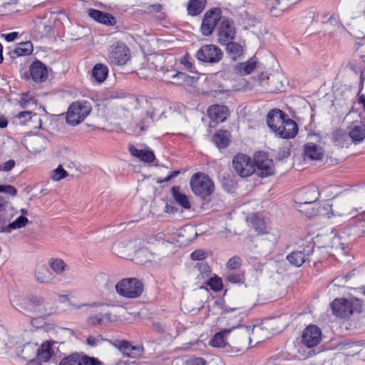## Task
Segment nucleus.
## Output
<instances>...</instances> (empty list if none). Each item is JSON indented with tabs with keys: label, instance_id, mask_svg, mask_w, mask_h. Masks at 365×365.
Instances as JSON below:
<instances>
[{
	"label": "nucleus",
	"instance_id": "nucleus-11",
	"mask_svg": "<svg viewBox=\"0 0 365 365\" xmlns=\"http://www.w3.org/2000/svg\"><path fill=\"white\" fill-rule=\"evenodd\" d=\"M314 248V244L309 242L303 247L302 250H296L289 254L287 259L291 264L300 267L305 262L310 260L309 257L313 254Z\"/></svg>",
	"mask_w": 365,
	"mask_h": 365
},
{
	"label": "nucleus",
	"instance_id": "nucleus-19",
	"mask_svg": "<svg viewBox=\"0 0 365 365\" xmlns=\"http://www.w3.org/2000/svg\"><path fill=\"white\" fill-rule=\"evenodd\" d=\"M285 118L286 115L282 110H272L267 115V125L275 133L279 130Z\"/></svg>",
	"mask_w": 365,
	"mask_h": 365
},
{
	"label": "nucleus",
	"instance_id": "nucleus-41",
	"mask_svg": "<svg viewBox=\"0 0 365 365\" xmlns=\"http://www.w3.org/2000/svg\"><path fill=\"white\" fill-rule=\"evenodd\" d=\"M68 175L62 165H59L55 170L51 173V179L55 182H58L61 180L66 178Z\"/></svg>",
	"mask_w": 365,
	"mask_h": 365
},
{
	"label": "nucleus",
	"instance_id": "nucleus-22",
	"mask_svg": "<svg viewBox=\"0 0 365 365\" xmlns=\"http://www.w3.org/2000/svg\"><path fill=\"white\" fill-rule=\"evenodd\" d=\"M88 15L93 19L106 26H114L116 24V19L114 16L99 10L91 9L88 10Z\"/></svg>",
	"mask_w": 365,
	"mask_h": 365
},
{
	"label": "nucleus",
	"instance_id": "nucleus-40",
	"mask_svg": "<svg viewBox=\"0 0 365 365\" xmlns=\"http://www.w3.org/2000/svg\"><path fill=\"white\" fill-rule=\"evenodd\" d=\"M223 45H226V48L227 52L232 56L233 59H235L237 56H240L242 53V46L232 41L227 42V43H222Z\"/></svg>",
	"mask_w": 365,
	"mask_h": 365
},
{
	"label": "nucleus",
	"instance_id": "nucleus-47",
	"mask_svg": "<svg viewBox=\"0 0 365 365\" xmlns=\"http://www.w3.org/2000/svg\"><path fill=\"white\" fill-rule=\"evenodd\" d=\"M81 365H101L102 363L96 358L81 355Z\"/></svg>",
	"mask_w": 365,
	"mask_h": 365
},
{
	"label": "nucleus",
	"instance_id": "nucleus-20",
	"mask_svg": "<svg viewBox=\"0 0 365 365\" xmlns=\"http://www.w3.org/2000/svg\"><path fill=\"white\" fill-rule=\"evenodd\" d=\"M170 195L173 202L182 207L183 209L189 210L191 208V203L188 197L179 186H173L170 189Z\"/></svg>",
	"mask_w": 365,
	"mask_h": 365
},
{
	"label": "nucleus",
	"instance_id": "nucleus-6",
	"mask_svg": "<svg viewBox=\"0 0 365 365\" xmlns=\"http://www.w3.org/2000/svg\"><path fill=\"white\" fill-rule=\"evenodd\" d=\"M118 294L127 298H136L143 291L142 282L135 278L123 279L115 284Z\"/></svg>",
	"mask_w": 365,
	"mask_h": 365
},
{
	"label": "nucleus",
	"instance_id": "nucleus-43",
	"mask_svg": "<svg viewBox=\"0 0 365 365\" xmlns=\"http://www.w3.org/2000/svg\"><path fill=\"white\" fill-rule=\"evenodd\" d=\"M81 355L73 354L63 358L59 365H81Z\"/></svg>",
	"mask_w": 365,
	"mask_h": 365
},
{
	"label": "nucleus",
	"instance_id": "nucleus-60",
	"mask_svg": "<svg viewBox=\"0 0 365 365\" xmlns=\"http://www.w3.org/2000/svg\"><path fill=\"white\" fill-rule=\"evenodd\" d=\"M101 341H103V339L101 338H96L94 336H89L88 339H87V344L89 345V346H96L98 342H100Z\"/></svg>",
	"mask_w": 365,
	"mask_h": 365
},
{
	"label": "nucleus",
	"instance_id": "nucleus-17",
	"mask_svg": "<svg viewBox=\"0 0 365 365\" xmlns=\"http://www.w3.org/2000/svg\"><path fill=\"white\" fill-rule=\"evenodd\" d=\"M252 223L253 228L258 232V234L268 235L267 239L273 244L277 242L278 235L276 233L270 232L268 230V227L262 217L258 215H254Z\"/></svg>",
	"mask_w": 365,
	"mask_h": 365
},
{
	"label": "nucleus",
	"instance_id": "nucleus-12",
	"mask_svg": "<svg viewBox=\"0 0 365 365\" xmlns=\"http://www.w3.org/2000/svg\"><path fill=\"white\" fill-rule=\"evenodd\" d=\"M322 340V331L316 325H309L302 334V343L308 348L314 347Z\"/></svg>",
	"mask_w": 365,
	"mask_h": 365
},
{
	"label": "nucleus",
	"instance_id": "nucleus-4",
	"mask_svg": "<svg viewBox=\"0 0 365 365\" xmlns=\"http://www.w3.org/2000/svg\"><path fill=\"white\" fill-rule=\"evenodd\" d=\"M190 185L192 192L202 199L210 196L215 190L212 180L203 173H197L190 179Z\"/></svg>",
	"mask_w": 365,
	"mask_h": 365
},
{
	"label": "nucleus",
	"instance_id": "nucleus-33",
	"mask_svg": "<svg viewBox=\"0 0 365 365\" xmlns=\"http://www.w3.org/2000/svg\"><path fill=\"white\" fill-rule=\"evenodd\" d=\"M206 0H190L187 6L189 15L197 16L200 14L205 8Z\"/></svg>",
	"mask_w": 365,
	"mask_h": 365
},
{
	"label": "nucleus",
	"instance_id": "nucleus-59",
	"mask_svg": "<svg viewBox=\"0 0 365 365\" xmlns=\"http://www.w3.org/2000/svg\"><path fill=\"white\" fill-rule=\"evenodd\" d=\"M18 36L19 33L15 31L2 35V36H4L6 41L8 42L14 41L18 37Z\"/></svg>",
	"mask_w": 365,
	"mask_h": 365
},
{
	"label": "nucleus",
	"instance_id": "nucleus-52",
	"mask_svg": "<svg viewBox=\"0 0 365 365\" xmlns=\"http://www.w3.org/2000/svg\"><path fill=\"white\" fill-rule=\"evenodd\" d=\"M209 284H210L211 289L215 291H220L222 289V284L221 279L219 278H217V279L210 278Z\"/></svg>",
	"mask_w": 365,
	"mask_h": 365
},
{
	"label": "nucleus",
	"instance_id": "nucleus-21",
	"mask_svg": "<svg viewBox=\"0 0 365 365\" xmlns=\"http://www.w3.org/2000/svg\"><path fill=\"white\" fill-rule=\"evenodd\" d=\"M207 114L211 120L223 122L229 115V110L225 106L213 105L207 109Z\"/></svg>",
	"mask_w": 365,
	"mask_h": 365
},
{
	"label": "nucleus",
	"instance_id": "nucleus-56",
	"mask_svg": "<svg viewBox=\"0 0 365 365\" xmlns=\"http://www.w3.org/2000/svg\"><path fill=\"white\" fill-rule=\"evenodd\" d=\"M206 361L202 358H195L190 359L187 362V365H205Z\"/></svg>",
	"mask_w": 365,
	"mask_h": 365
},
{
	"label": "nucleus",
	"instance_id": "nucleus-15",
	"mask_svg": "<svg viewBox=\"0 0 365 365\" xmlns=\"http://www.w3.org/2000/svg\"><path fill=\"white\" fill-rule=\"evenodd\" d=\"M298 133V125L292 119L286 116L279 130L274 133L276 135L284 139L293 138Z\"/></svg>",
	"mask_w": 365,
	"mask_h": 365
},
{
	"label": "nucleus",
	"instance_id": "nucleus-24",
	"mask_svg": "<svg viewBox=\"0 0 365 365\" xmlns=\"http://www.w3.org/2000/svg\"><path fill=\"white\" fill-rule=\"evenodd\" d=\"M35 278L39 283H52L55 279L48 268L44 264H39L35 269Z\"/></svg>",
	"mask_w": 365,
	"mask_h": 365
},
{
	"label": "nucleus",
	"instance_id": "nucleus-58",
	"mask_svg": "<svg viewBox=\"0 0 365 365\" xmlns=\"http://www.w3.org/2000/svg\"><path fill=\"white\" fill-rule=\"evenodd\" d=\"M349 277V274H346V275H344V276H341V277H336L333 281V284L335 285V286H344V284H342V281L344 279L345 281H346V279Z\"/></svg>",
	"mask_w": 365,
	"mask_h": 365
},
{
	"label": "nucleus",
	"instance_id": "nucleus-51",
	"mask_svg": "<svg viewBox=\"0 0 365 365\" xmlns=\"http://www.w3.org/2000/svg\"><path fill=\"white\" fill-rule=\"evenodd\" d=\"M151 62L150 63V68H154L155 70L159 71L161 70L163 66L162 65H157V63L161 62L163 61V57L159 56H154L150 58Z\"/></svg>",
	"mask_w": 365,
	"mask_h": 365
},
{
	"label": "nucleus",
	"instance_id": "nucleus-64",
	"mask_svg": "<svg viewBox=\"0 0 365 365\" xmlns=\"http://www.w3.org/2000/svg\"><path fill=\"white\" fill-rule=\"evenodd\" d=\"M132 345L130 344V342L127 341H121L119 344V349L121 351H123L124 350L128 349Z\"/></svg>",
	"mask_w": 365,
	"mask_h": 365
},
{
	"label": "nucleus",
	"instance_id": "nucleus-48",
	"mask_svg": "<svg viewBox=\"0 0 365 365\" xmlns=\"http://www.w3.org/2000/svg\"><path fill=\"white\" fill-rule=\"evenodd\" d=\"M208 252H205L202 250H197L192 252L190 255V258L193 260H197L199 262H203L202 259L207 257Z\"/></svg>",
	"mask_w": 365,
	"mask_h": 365
},
{
	"label": "nucleus",
	"instance_id": "nucleus-10",
	"mask_svg": "<svg viewBox=\"0 0 365 365\" xmlns=\"http://www.w3.org/2000/svg\"><path fill=\"white\" fill-rule=\"evenodd\" d=\"M222 56L221 50L214 45H205L201 47L196 53L198 60L207 63H217Z\"/></svg>",
	"mask_w": 365,
	"mask_h": 365
},
{
	"label": "nucleus",
	"instance_id": "nucleus-3",
	"mask_svg": "<svg viewBox=\"0 0 365 365\" xmlns=\"http://www.w3.org/2000/svg\"><path fill=\"white\" fill-rule=\"evenodd\" d=\"M319 197V191L317 187L311 185L302 189L296 195L294 203L296 208L305 214L308 217L317 215L318 209L312 207V210H305L304 207L312 205Z\"/></svg>",
	"mask_w": 365,
	"mask_h": 365
},
{
	"label": "nucleus",
	"instance_id": "nucleus-32",
	"mask_svg": "<svg viewBox=\"0 0 365 365\" xmlns=\"http://www.w3.org/2000/svg\"><path fill=\"white\" fill-rule=\"evenodd\" d=\"M108 73V69L106 66L102 63L96 64L92 70V78L98 83L103 82Z\"/></svg>",
	"mask_w": 365,
	"mask_h": 365
},
{
	"label": "nucleus",
	"instance_id": "nucleus-8",
	"mask_svg": "<svg viewBox=\"0 0 365 365\" xmlns=\"http://www.w3.org/2000/svg\"><path fill=\"white\" fill-rule=\"evenodd\" d=\"M4 349L6 351L14 349V353L19 357L27 359L31 356V354L34 353L36 346L29 342L21 344L16 341L14 337H8L7 341L4 344Z\"/></svg>",
	"mask_w": 365,
	"mask_h": 365
},
{
	"label": "nucleus",
	"instance_id": "nucleus-46",
	"mask_svg": "<svg viewBox=\"0 0 365 365\" xmlns=\"http://www.w3.org/2000/svg\"><path fill=\"white\" fill-rule=\"evenodd\" d=\"M35 25H36V29L41 34H48L50 30H51V27L48 25H46L44 22H43V19H41V18H38L35 21Z\"/></svg>",
	"mask_w": 365,
	"mask_h": 365
},
{
	"label": "nucleus",
	"instance_id": "nucleus-1",
	"mask_svg": "<svg viewBox=\"0 0 365 365\" xmlns=\"http://www.w3.org/2000/svg\"><path fill=\"white\" fill-rule=\"evenodd\" d=\"M232 332L231 341L235 346L232 347V351L237 353L247 349V344L250 343V327L247 326L233 327L230 329L224 330L215 334L210 341V344L213 347L224 348L229 351L228 345L226 341L227 335Z\"/></svg>",
	"mask_w": 365,
	"mask_h": 365
},
{
	"label": "nucleus",
	"instance_id": "nucleus-23",
	"mask_svg": "<svg viewBox=\"0 0 365 365\" xmlns=\"http://www.w3.org/2000/svg\"><path fill=\"white\" fill-rule=\"evenodd\" d=\"M129 151L133 157L139 160H155L153 150L147 146H134L130 145H129Z\"/></svg>",
	"mask_w": 365,
	"mask_h": 365
},
{
	"label": "nucleus",
	"instance_id": "nucleus-35",
	"mask_svg": "<svg viewBox=\"0 0 365 365\" xmlns=\"http://www.w3.org/2000/svg\"><path fill=\"white\" fill-rule=\"evenodd\" d=\"M28 219L24 216H20L16 219L13 222L9 224L6 226L0 227V232H11V230L15 229L21 228L26 226L28 223Z\"/></svg>",
	"mask_w": 365,
	"mask_h": 365
},
{
	"label": "nucleus",
	"instance_id": "nucleus-28",
	"mask_svg": "<svg viewBox=\"0 0 365 365\" xmlns=\"http://www.w3.org/2000/svg\"><path fill=\"white\" fill-rule=\"evenodd\" d=\"M304 152L306 157L310 160H322L324 158L323 150L321 146L314 143H309L304 145Z\"/></svg>",
	"mask_w": 365,
	"mask_h": 365
},
{
	"label": "nucleus",
	"instance_id": "nucleus-26",
	"mask_svg": "<svg viewBox=\"0 0 365 365\" xmlns=\"http://www.w3.org/2000/svg\"><path fill=\"white\" fill-rule=\"evenodd\" d=\"M349 136L355 143H361L365 138V125L362 124H354L348 128Z\"/></svg>",
	"mask_w": 365,
	"mask_h": 365
},
{
	"label": "nucleus",
	"instance_id": "nucleus-18",
	"mask_svg": "<svg viewBox=\"0 0 365 365\" xmlns=\"http://www.w3.org/2000/svg\"><path fill=\"white\" fill-rule=\"evenodd\" d=\"M30 74L32 79L36 82H43L48 77L46 66L41 62L36 61L30 66Z\"/></svg>",
	"mask_w": 365,
	"mask_h": 365
},
{
	"label": "nucleus",
	"instance_id": "nucleus-14",
	"mask_svg": "<svg viewBox=\"0 0 365 365\" xmlns=\"http://www.w3.org/2000/svg\"><path fill=\"white\" fill-rule=\"evenodd\" d=\"M235 34L233 23L229 19H223L220 23L218 32V40L221 44L232 41Z\"/></svg>",
	"mask_w": 365,
	"mask_h": 365
},
{
	"label": "nucleus",
	"instance_id": "nucleus-34",
	"mask_svg": "<svg viewBox=\"0 0 365 365\" xmlns=\"http://www.w3.org/2000/svg\"><path fill=\"white\" fill-rule=\"evenodd\" d=\"M213 142L219 148L227 146L230 142V133L227 130H218L213 136Z\"/></svg>",
	"mask_w": 365,
	"mask_h": 365
},
{
	"label": "nucleus",
	"instance_id": "nucleus-36",
	"mask_svg": "<svg viewBox=\"0 0 365 365\" xmlns=\"http://www.w3.org/2000/svg\"><path fill=\"white\" fill-rule=\"evenodd\" d=\"M33 44L31 41L21 42L17 44L13 53L16 56H27L32 53Z\"/></svg>",
	"mask_w": 365,
	"mask_h": 365
},
{
	"label": "nucleus",
	"instance_id": "nucleus-16",
	"mask_svg": "<svg viewBox=\"0 0 365 365\" xmlns=\"http://www.w3.org/2000/svg\"><path fill=\"white\" fill-rule=\"evenodd\" d=\"M232 168L241 178H247L255 171V163L257 161H232Z\"/></svg>",
	"mask_w": 365,
	"mask_h": 365
},
{
	"label": "nucleus",
	"instance_id": "nucleus-54",
	"mask_svg": "<svg viewBox=\"0 0 365 365\" xmlns=\"http://www.w3.org/2000/svg\"><path fill=\"white\" fill-rule=\"evenodd\" d=\"M180 173V170H176L173 172H170L165 178H157L156 182L158 183H163L164 182H168L172 178L178 176Z\"/></svg>",
	"mask_w": 365,
	"mask_h": 365
},
{
	"label": "nucleus",
	"instance_id": "nucleus-30",
	"mask_svg": "<svg viewBox=\"0 0 365 365\" xmlns=\"http://www.w3.org/2000/svg\"><path fill=\"white\" fill-rule=\"evenodd\" d=\"M16 117L19 119L21 124H26L29 120H30L31 122L38 123V125H35L34 127H41V119L36 113H32L30 111H23L19 113Z\"/></svg>",
	"mask_w": 365,
	"mask_h": 365
},
{
	"label": "nucleus",
	"instance_id": "nucleus-55",
	"mask_svg": "<svg viewBox=\"0 0 365 365\" xmlns=\"http://www.w3.org/2000/svg\"><path fill=\"white\" fill-rule=\"evenodd\" d=\"M269 155L267 152L260 150L254 154L253 160H269Z\"/></svg>",
	"mask_w": 365,
	"mask_h": 365
},
{
	"label": "nucleus",
	"instance_id": "nucleus-61",
	"mask_svg": "<svg viewBox=\"0 0 365 365\" xmlns=\"http://www.w3.org/2000/svg\"><path fill=\"white\" fill-rule=\"evenodd\" d=\"M150 12L161 13L163 6L160 4L150 5L148 7Z\"/></svg>",
	"mask_w": 365,
	"mask_h": 365
},
{
	"label": "nucleus",
	"instance_id": "nucleus-38",
	"mask_svg": "<svg viewBox=\"0 0 365 365\" xmlns=\"http://www.w3.org/2000/svg\"><path fill=\"white\" fill-rule=\"evenodd\" d=\"M225 279L234 284L243 283L245 274L241 270H227L225 274Z\"/></svg>",
	"mask_w": 365,
	"mask_h": 365
},
{
	"label": "nucleus",
	"instance_id": "nucleus-53",
	"mask_svg": "<svg viewBox=\"0 0 365 365\" xmlns=\"http://www.w3.org/2000/svg\"><path fill=\"white\" fill-rule=\"evenodd\" d=\"M153 113L154 112H153L150 116H148L149 113H148L146 118L143 119V120L139 125L140 130L141 132L145 130V127H148L150 125V123L153 121Z\"/></svg>",
	"mask_w": 365,
	"mask_h": 365
},
{
	"label": "nucleus",
	"instance_id": "nucleus-7",
	"mask_svg": "<svg viewBox=\"0 0 365 365\" xmlns=\"http://www.w3.org/2000/svg\"><path fill=\"white\" fill-rule=\"evenodd\" d=\"M108 58L115 65H125L130 58L129 48L125 43L116 42L109 48Z\"/></svg>",
	"mask_w": 365,
	"mask_h": 365
},
{
	"label": "nucleus",
	"instance_id": "nucleus-13",
	"mask_svg": "<svg viewBox=\"0 0 365 365\" xmlns=\"http://www.w3.org/2000/svg\"><path fill=\"white\" fill-rule=\"evenodd\" d=\"M331 308L334 315L345 318L353 313L351 303L345 299H336L331 304Z\"/></svg>",
	"mask_w": 365,
	"mask_h": 365
},
{
	"label": "nucleus",
	"instance_id": "nucleus-31",
	"mask_svg": "<svg viewBox=\"0 0 365 365\" xmlns=\"http://www.w3.org/2000/svg\"><path fill=\"white\" fill-rule=\"evenodd\" d=\"M256 67V61L253 59H250L247 62L240 63L235 66V72L240 76H246L251 73V72Z\"/></svg>",
	"mask_w": 365,
	"mask_h": 365
},
{
	"label": "nucleus",
	"instance_id": "nucleus-27",
	"mask_svg": "<svg viewBox=\"0 0 365 365\" xmlns=\"http://www.w3.org/2000/svg\"><path fill=\"white\" fill-rule=\"evenodd\" d=\"M273 161H257L255 163V171L262 178L267 177L274 173Z\"/></svg>",
	"mask_w": 365,
	"mask_h": 365
},
{
	"label": "nucleus",
	"instance_id": "nucleus-62",
	"mask_svg": "<svg viewBox=\"0 0 365 365\" xmlns=\"http://www.w3.org/2000/svg\"><path fill=\"white\" fill-rule=\"evenodd\" d=\"M307 164V161H297V163H294L292 167L297 170L305 168L304 165Z\"/></svg>",
	"mask_w": 365,
	"mask_h": 365
},
{
	"label": "nucleus",
	"instance_id": "nucleus-50",
	"mask_svg": "<svg viewBox=\"0 0 365 365\" xmlns=\"http://www.w3.org/2000/svg\"><path fill=\"white\" fill-rule=\"evenodd\" d=\"M131 351L130 354H128V358L131 359H138L143 354V348L140 346H133V348H131Z\"/></svg>",
	"mask_w": 365,
	"mask_h": 365
},
{
	"label": "nucleus",
	"instance_id": "nucleus-63",
	"mask_svg": "<svg viewBox=\"0 0 365 365\" xmlns=\"http://www.w3.org/2000/svg\"><path fill=\"white\" fill-rule=\"evenodd\" d=\"M165 212L167 213L174 214L178 212V208L173 205L167 204L165 207Z\"/></svg>",
	"mask_w": 365,
	"mask_h": 365
},
{
	"label": "nucleus",
	"instance_id": "nucleus-37",
	"mask_svg": "<svg viewBox=\"0 0 365 365\" xmlns=\"http://www.w3.org/2000/svg\"><path fill=\"white\" fill-rule=\"evenodd\" d=\"M48 264L52 270L57 274H61L68 269L67 264L63 259L59 258L50 259Z\"/></svg>",
	"mask_w": 365,
	"mask_h": 365
},
{
	"label": "nucleus",
	"instance_id": "nucleus-49",
	"mask_svg": "<svg viewBox=\"0 0 365 365\" xmlns=\"http://www.w3.org/2000/svg\"><path fill=\"white\" fill-rule=\"evenodd\" d=\"M21 106L24 108L35 103L33 96L29 93L22 94L20 101Z\"/></svg>",
	"mask_w": 365,
	"mask_h": 365
},
{
	"label": "nucleus",
	"instance_id": "nucleus-57",
	"mask_svg": "<svg viewBox=\"0 0 365 365\" xmlns=\"http://www.w3.org/2000/svg\"><path fill=\"white\" fill-rule=\"evenodd\" d=\"M4 193L9 194L11 196H16L17 194V190L12 185H5Z\"/></svg>",
	"mask_w": 365,
	"mask_h": 365
},
{
	"label": "nucleus",
	"instance_id": "nucleus-9",
	"mask_svg": "<svg viewBox=\"0 0 365 365\" xmlns=\"http://www.w3.org/2000/svg\"><path fill=\"white\" fill-rule=\"evenodd\" d=\"M222 11L220 8H213L207 11L204 16L201 25V31L203 35H210L217 24L221 19Z\"/></svg>",
	"mask_w": 365,
	"mask_h": 365
},
{
	"label": "nucleus",
	"instance_id": "nucleus-44",
	"mask_svg": "<svg viewBox=\"0 0 365 365\" xmlns=\"http://www.w3.org/2000/svg\"><path fill=\"white\" fill-rule=\"evenodd\" d=\"M241 263V258L238 256H234L227 261L226 267L228 270H240Z\"/></svg>",
	"mask_w": 365,
	"mask_h": 365
},
{
	"label": "nucleus",
	"instance_id": "nucleus-42",
	"mask_svg": "<svg viewBox=\"0 0 365 365\" xmlns=\"http://www.w3.org/2000/svg\"><path fill=\"white\" fill-rule=\"evenodd\" d=\"M331 211L334 215H344L348 211L346 202H335L331 205Z\"/></svg>",
	"mask_w": 365,
	"mask_h": 365
},
{
	"label": "nucleus",
	"instance_id": "nucleus-5",
	"mask_svg": "<svg viewBox=\"0 0 365 365\" xmlns=\"http://www.w3.org/2000/svg\"><path fill=\"white\" fill-rule=\"evenodd\" d=\"M91 106L88 101H76L68 108L66 120L70 125H77L90 114Z\"/></svg>",
	"mask_w": 365,
	"mask_h": 365
},
{
	"label": "nucleus",
	"instance_id": "nucleus-2",
	"mask_svg": "<svg viewBox=\"0 0 365 365\" xmlns=\"http://www.w3.org/2000/svg\"><path fill=\"white\" fill-rule=\"evenodd\" d=\"M12 306L21 312H35L39 317L51 315L55 311V302L51 298L29 295L15 296L11 300Z\"/></svg>",
	"mask_w": 365,
	"mask_h": 365
},
{
	"label": "nucleus",
	"instance_id": "nucleus-45",
	"mask_svg": "<svg viewBox=\"0 0 365 365\" xmlns=\"http://www.w3.org/2000/svg\"><path fill=\"white\" fill-rule=\"evenodd\" d=\"M195 267L200 272L201 277L203 279L208 277L211 272L210 266L205 262H198Z\"/></svg>",
	"mask_w": 365,
	"mask_h": 365
},
{
	"label": "nucleus",
	"instance_id": "nucleus-29",
	"mask_svg": "<svg viewBox=\"0 0 365 365\" xmlns=\"http://www.w3.org/2000/svg\"><path fill=\"white\" fill-rule=\"evenodd\" d=\"M50 341H46L43 343L41 348L38 349V359L41 361L47 362L48 361L52 356L53 355V350L52 349V344Z\"/></svg>",
	"mask_w": 365,
	"mask_h": 365
},
{
	"label": "nucleus",
	"instance_id": "nucleus-39",
	"mask_svg": "<svg viewBox=\"0 0 365 365\" xmlns=\"http://www.w3.org/2000/svg\"><path fill=\"white\" fill-rule=\"evenodd\" d=\"M222 188L228 192H235L237 188V183L229 176H223L221 180Z\"/></svg>",
	"mask_w": 365,
	"mask_h": 365
},
{
	"label": "nucleus",
	"instance_id": "nucleus-25",
	"mask_svg": "<svg viewBox=\"0 0 365 365\" xmlns=\"http://www.w3.org/2000/svg\"><path fill=\"white\" fill-rule=\"evenodd\" d=\"M112 322L111 314L108 312H95L91 314L88 322L92 326L103 325Z\"/></svg>",
	"mask_w": 365,
	"mask_h": 365
}]
</instances>
